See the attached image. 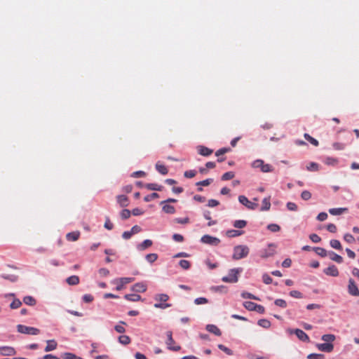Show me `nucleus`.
Masks as SVG:
<instances>
[{"mask_svg": "<svg viewBox=\"0 0 359 359\" xmlns=\"http://www.w3.org/2000/svg\"><path fill=\"white\" fill-rule=\"evenodd\" d=\"M330 245L332 248L336 250H341V245L339 241L336 239H332L330 241Z\"/></svg>", "mask_w": 359, "mask_h": 359, "instance_id": "nucleus-46", "label": "nucleus"}, {"mask_svg": "<svg viewBox=\"0 0 359 359\" xmlns=\"http://www.w3.org/2000/svg\"><path fill=\"white\" fill-rule=\"evenodd\" d=\"M208 303V299L205 297H198L194 299V304L196 305L205 304Z\"/></svg>", "mask_w": 359, "mask_h": 359, "instance_id": "nucleus-58", "label": "nucleus"}, {"mask_svg": "<svg viewBox=\"0 0 359 359\" xmlns=\"http://www.w3.org/2000/svg\"><path fill=\"white\" fill-rule=\"evenodd\" d=\"M79 236H80L79 231L69 232L66 235V238L69 241H76L79 239Z\"/></svg>", "mask_w": 359, "mask_h": 359, "instance_id": "nucleus-24", "label": "nucleus"}, {"mask_svg": "<svg viewBox=\"0 0 359 359\" xmlns=\"http://www.w3.org/2000/svg\"><path fill=\"white\" fill-rule=\"evenodd\" d=\"M118 341L120 344L126 346L130 343L131 339L130 337L127 335H121L118 337Z\"/></svg>", "mask_w": 359, "mask_h": 359, "instance_id": "nucleus-37", "label": "nucleus"}, {"mask_svg": "<svg viewBox=\"0 0 359 359\" xmlns=\"http://www.w3.org/2000/svg\"><path fill=\"white\" fill-rule=\"evenodd\" d=\"M262 280L266 285L271 284L273 282L272 278L267 273L263 274Z\"/></svg>", "mask_w": 359, "mask_h": 359, "instance_id": "nucleus-60", "label": "nucleus"}, {"mask_svg": "<svg viewBox=\"0 0 359 359\" xmlns=\"http://www.w3.org/2000/svg\"><path fill=\"white\" fill-rule=\"evenodd\" d=\"M158 259L156 253H150L145 256V259L150 264H153Z\"/></svg>", "mask_w": 359, "mask_h": 359, "instance_id": "nucleus-41", "label": "nucleus"}, {"mask_svg": "<svg viewBox=\"0 0 359 359\" xmlns=\"http://www.w3.org/2000/svg\"><path fill=\"white\" fill-rule=\"evenodd\" d=\"M242 271V269L236 268L231 269L229 271V274L226 276H224L222 278V280L225 283H234L238 282V274Z\"/></svg>", "mask_w": 359, "mask_h": 359, "instance_id": "nucleus-2", "label": "nucleus"}, {"mask_svg": "<svg viewBox=\"0 0 359 359\" xmlns=\"http://www.w3.org/2000/svg\"><path fill=\"white\" fill-rule=\"evenodd\" d=\"M154 299L158 303L166 302L169 299V296L166 294H157L154 296Z\"/></svg>", "mask_w": 359, "mask_h": 359, "instance_id": "nucleus-31", "label": "nucleus"}, {"mask_svg": "<svg viewBox=\"0 0 359 359\" xmlns=\"http://www.w3.org/2000/svg\"><path fill=\"white\" fill-rule=\"evenodd\" d=\"M250 252V249L247 245H238L233 248V254L232 258L234 260H238L246 257Z\"/></svg>", "mask_w": 359, "mask_h": 359, "instance_id": "nucleus-1", "label": "nucleus"}, {"mask_svg": "<svg viewBox=\"0 0 359 359\" xmlns=\"http://www.w3.org/2000/svg\"><path fill=\"white\" fill-rule=\"evenodd\" d=\"M144 187L148 190L162 191L163 187L156 183H147L144 184Z\"/></svg>", "mask_w": 359, "mask_h": 359, "instance_id": "nucleus-20", "label": "nucleus"}, {"mask_svg": "<svg viewBox=\"0 0 359 359\" xmlns=\"http://www.w3.org/2000/svg\"><path fill=\"white\" fill-rule=\"evenodd\" d=\"M131 290L135 292H144L147 290V285L144 283H137L133 285Z\"/></svg>", "mask_w": 359, "mask_h": 359, "instance_id": "nucleus-16", "label": "nucleus"}, {"mask_svg": "<svg viewBox=\"0 0 359 359\" xmlns=\"http://www.w3.org/2000/svg\"><path fill=\"white\" fill-rule=\"evenodd\" d=\"M23 302L27 304V305H29V306H34L36 304V299L32 297V296H25L24 298H23Z\"/></svg>", "mask_w": 359, "mask_h": 359, "instance_id": "nucleus-38", "label": "nucleus"}, {"mask_svg": "<svg viewBox=\"0 0 359 359\" xmlns=\"http://www.w3.org/2000/svg\"><path fill=\"white\" fill-rule=\"evenodd\" d=\"M69 285H76L79 283V278L77 276H71L66 279Z\"/></svg>", "mask_w": 359, "mask_h": 359, "instance_id": "nucleus-30", "label": "nucleus"}, {"mask_svg": "<svg viewBox=\"0 0 359 359\" xmlns=\"http://www.w3.org/2000/svg\"><path fill=\"white\" fill-rule=\"evenodd\" d=\"M198 153L203 156H208L212 153V150L204 146L198 147Z\"/></svg>", "mask_w": 359, "mask_h": 359, "instance_id": "nucleus-19", "label": "nucleus"}, {"mask_svg": "<svg viewBox=\"0 0 359 359\" xmlns=\"http://www.w3.org/2000/svg\"><path fill=\"white\" fill-rule=\"evenodd\" d=\"M290 295L294 298L301 299L303 297V294L297 290H292L290 292Z\"/></svg>", "mask_w": 359, "mask_h": 359, "instance_id": "nucleus-62", "label": "nucleus"}, {"mask_svg": "<svg viewBox=\"0 0 359 359\" xmlns=\"http://www.w3.org/2000/svg\"><path fill=\"white\" fill-rule=\"evenodd\" d=\"M205 329L207 331L213 333L216 336H220L222 334L220 330L215 325L208 324L206 325Z\"/></svg>", "mask_w": 359, "mask_h": 359, "instance_id": "nucleus-17", "label": "nucleus"}, {"mask_svg": "<svg viewBox=\"0 0 359 359\" xmlns=\"http://www.w3.org/2000/svg\"><path fill=\"white\" fill-rule=\"evenodd\" d=\"M126 325V322L121 320V321H119L118 325H116L114 326V330L118 333L123 334V333L126 332V329L123 327V325Z\"/></svg>", "mask_w": 359, "mask_h": 359, "instance_id": "nucleus-33", "label": "nucleus"}, {"mask_svg": "<svg viewBox=\"0 0 359 359\" xmlns=\"http://www.w3.org/2000/svg\"><path fill=\"white\" fill-rule=\"evenodd\" d=\"M335 336L332 334H323L321 337L322 340L327 343H331L335 340Z\"/></svg>", "mask_w": 359, "mask_h": 359, "instance_id": "nucleus-43", "label": "nucleus"}, {"mask_svg": "<svg viewBox=\"0 0 359 359\" xmlns=\"http://www.w3.org/2000/svg\"><path fill=\"white\" fill-rule=\"evenodd\" d=\"M46 343H47V346L45 347V349H44V351L46 352H49V351L56 349L57 343L55 339L48 340L46 341Z\"/></svg>", "mask_w": 359, "mask_h": 359, "instance_id": "nucleus-18", "label": "nucleus"}, {"mask_svg": "<svg viewBox=\"0 0 359 359\" xmlns=\"http://www.w3.org/2000/svg\"><path fill=\"white\" fill-rule=\"evenodd\" d=\"M252 167L259 168L263 172H269L273 171V167L270 164H265L262 159H257L252 163Z\"/></svg>", "mask_w": 359, "mask_h": 359, "instance_id": "nucleus-4", "label": "nucleus"}, {"mask_svg": "<svg viewBox=\"0 0 359 359\" xmlns=\"http://www.w3.org/2000/svg\"><path fill=\"white\" fill-rule=\"evenodd\" d=\"M241 297L243 299H255V300H259V299L257 297H255L254 294L248 292H243L241 293Z\"/></svg>", "mask_w": 359, "mask_h": 359, "instance_id": "nucleus-49", "label": "nucleus"}, {"mask_svg": "<svg viewBox=\"0 0 359 359\" xmlns=\"http://www.w3.org/2000/svg\"><path fill=\"white\" fill-rule=\"evenodd\" d=\"M22 305V302L18 299H15L10 304V307L12 309H18Z\"/></svg>", "mask_w": 359, "mask_h": 359, "instance_id": "nucleus-52", "label": "nucleus"}, {"mask_svg": "<svg viewBox=\"0 0 359 359\" xmlns=\"http://www.w3.org/2000/svg\"><path fill=\"white\" fill-rule=\"evenodd\" d=\"M155 167L156 170L161 175H167L168 172V168L164 165L160 163L159 161L156 163Z\"/></svg>", "mask_w": 359, "mask_h": 359, "instance_id": "nucleus-25", "label": "nucleus"}, {"mask_svg": "<svg viewBox=\"0 0 359 359\" xmlns=\"http://www.w3.org/2000/svg\"><path fill=\"white\" fill-rule=\"evenodd\" d=\"M131 215V211H130L128 209H123L120 212V216L122 219H128Z\"/></svg>", "mask_w": 359, "mask_h": 359, "instance_id": "nucleus-48", "label": "nucleus"}, {"mask_svg": "<svg viewBox=\"0 0 359 359\" xmlns=\"http://www.w3.org/2000/svg\"><path fill=\"white\" fill-rule=\"evenodd\" d=\"M274 253V250L264 249L260 251V257L262 258H268L273 256Z\"/></svg>", "mask_w": 359, "mask_h": 359, "instance_id": "nucleus-29", "label": "nucleus"}, {"mask_svg": "<svg viewBox=\"0 0 359 359\" xmlns=\"http://www.w3.org/2000/svg\"><path fill=\"white\" fill-rule=\"evenodd\" d=\"M275 305L277 306L281 307V308H286L287 307V302L282 299H277L274 302Z\"/></svg>", "mask_w": 359, "mask_h": 359, "instance_id": "nucleus-56", "label": "nucleus"}, {"mask_svg": "<svg viewBox=\"0 0 359 359\" xmlns=\"http://www.w3.org/2000/svg\"><path fill=\"white\" fill-rule=\"evenodd\" d=\"M16 354L15 348L9 346H0V355L3 356H12Z\"/></svg>", "mask_w": 359, "mask_h": 359, "instance_id": "nucleus-11", "label": "nucleus"}, {"mask_svg": "<svg viewBox=\"0 0 359 359\" xmlns=\"http://www.w3.org/2000/svg\"><path fill=\"white\" fill-rule=\"evenodd\" d=\"M238 201L250 210H255L258 206L257 203L250 201L248 198L243 195L238 196Z\"/></svg>", "mask_w": 359, "mask_h": 359, "instance_id": "nucleus-8", "label": "nucleus"}, {"mask_svg": "<svg viewBox=\"0 0 359 359\" xmlns=\"http://www.w3.org/2000/svg\"><path fill=\"white\" fill-rule=\"evenodd\" d=\"M323 162L327 165L337 166L339 163V159L334 157H325Z\"/></svg>", "mask_w": 359, "mask_h": 359, "instance_id": "nucleus-21", "label": "nucleus"}, {"mask_svg": "<svg viewBox=\"0 0 359 359\" xmlns=\"http://www.w3.org/2000/svg\"><path fill=\"white\" fill-rule=\"evenodd\" d=\"M201 242L212 246H217L220 243V240L216 237L206 234L201 237Z\"/></svg>", "mask_w": 359, "mask_h": 359, "instance_id": "nucleus-6", "label": "nucleus"}, {"mask_svg": "<svg viewBox=\"0 0 359 359\" xmlns=\"http://www.w3.org/2000/svg\"><path fill=\"white\" fill-rule=\"evenodd\" d=\"M212 182H213V179L208 178V179L204 180L203 181H200V182H196V186H208Z\"/></svg>", "mask_w": 359, "mask_h": 359, "instance_id": "nucleus-54", "label": "nucleus"}, {"mask_svg": "<svg viewBox=\"0 0 359 359\" xmlns=\"http://www.w3.org/2000/svg\"><path fill=\"white\" fill-rule=\"evenodd\" d=\"M255 306L256 304L252 302H245L243 303V306L248 311H254V309H255Z\"/></svg>", "mask_w": 359, "mask_h": 359, "instance_id": "nucleus-50", "label": "nucleus"}, {"mask_svg": "<svg viewBox=\"0 0 359 359\" xmlns=\"http://www.w3.org/2000/svg\"><path fill=\"white\" fill-rule=\"evenodd\" d=\"M313 250H314L317 255L322 257H325L328 255V252L325 249L320 247H313Z\"/></svg>", "mask_w": 359, "mask_h": 359, "instance_id": "nucleus-32", "label": "nucleus"}, {"mask_svg": "<svg viewBox=\"0 0 359 359\" xmlns=\"http://www.w3.org/2000/svg\"><path fill=\"white\" fill-rule=\"evenodd\" d=\"M63 359H83L81 357L77 356L74 353L66 352L62 355Z\"/></svg>", "mask_w": 359, "mask_h": 359, "instance_id": "nucleus-40", "label": "nucleus"}, {"mask_svg": "<svg viewBox=\"0 0 359 359\" xmlns=\"http://www.w3.org/2000/svg\"><path fill=\"white\" fill-rule=\"evenodd\" d=\"M323 273L325 274H326L327 276H332V277H337L339 276L338 269L334 264H331L327 268L323 270Z\"/></svg>", "mask_w": 359, "mask_h": 359, "instance_id": "nucleus-12", "label": "nucleus"}, {"mask_svg": "<svg viewBox=\"0 0 359 359\" xmlns=\"http://www.w3.org/2000/svg\"><path fill=\"white\" fill-rule=\"evenodd\" d=\"M170 306H171L170 304H168V303H165V302L154 304V307L156 308V309H165L169 308Z\"/></svg>", "mask_w": 359, "mask_h": 359, "instance_id": "nucleus-59", "label": "nucleus"}, {"mask_svg": "<svg viewBox=\"0 0 359 359\" xmlns=\"http://www.w3.org/2000/svg\"><path fill=\"white\" fill-rule=\"evenodd\" d=\"M234 176H235V174L233 172H232V171L226 172L222 175V180L227 181V180H231L232 178H233Z\"/></svg>", "mask_w": 359, "mask_h": 359, "instance_id": "nucleus-47", "label": "nucleus"}, {"mask_svg": "<svg viewBox=\"0 0 359 359\" xmlns=\"http://www.w3.org/2000/svg\"><path fill=\"white\" fill-rule=\"evenodd\" d=\"M166 336H167V340L165 341V344L167 345V348L173 351H178L181 349V347L180 346H172V344H175V340L172 338V331H167L166 332Z\"/></svg>", "mask_w": 359, "mask_h": 359, "instance_id": "nucleus-5", "label": "nucleus"}, {"mask_svg": "<svg viewBox=\"0 0 359 359\" xmlns=\"http://www.w3.org/2000/svg\"><path fill=\"white\" fill-rule=\"evenodd\" d=\"M158 197H159V194L156 193V192H154V193H152V194H151L149 195L146 196L144 198V201L145 202H149V201L154 200V198H157Z\"/></svg>", "mask_w": 359, "mask_h": 359, "instance_id": "nucleus-53", "label": "nucleus"}, {"mask_svg": "<svg viewBox=\"0 0 359 359\" xmlns=\"http://www.w3.org/2000/svg\"><path fill=\"white\" fill-rule=\"evenodd\" d=\"M117 203L122 208L127 207L129 204L128 198L126 195H118L116 197Z\"/></svg>", "mask_w": 359, "mask_h": 359, "instance_id": "nucleus-15", "label": "nucleus"}, {"mask_svg": "<svg viewBox=\"0 0 359 359\" xmlns=\"http://www.w3.org/2000/svg\"><path fill=\"white\" fill-rule=\"evenodd\" d=\"M257 324L264 327V328H269L271 326V322L266 319H260L258 320Z\"/></svg>", "mask_w": 359, "mask_h": 359, "instance_id": "nucleus-45", "label": "nucleus"}, {"mask_svg": "<svg viewBox=\"0 0 359 359\" xmlns=\"http://www.w3.org/2000/svg\"><path fill=\"white\" fill-rule=\"evenodd\" d=\"M124 298L130 302H138L142 299L140 295L137 294H127L124 296Z\"/></svg>", "mask_w": 359, "mask_h": 359, "instance_id": "nucleus-26", "label": "nucleus"}, {"mask_svg": "<svg viewBox=\"0 0 359 359\" xmlns=\"http://www.w3.org/2000/svg\"><path fill=\"white\" fill-rule=\"evenodd\" d=\"M348 292L349 293V294L354 296V297L359 296L358 287L355 282L354 281V280L352 278H350L348 280Z\"/></svg>", "mask_w": 359, "mask_h": 359, "instance_id": "nucleus-9", "label": "nucleus"}, {"mask_svg": "<svg viewBox=\"0 0 359 359\" xmlns=\"http://www.w3.org/2000/svg\"><path fill=\"white\" fill-rule=\"evenodd\" d=\"M287 332L290 334H295L297 338L304 342L309 341V337L307 334L300 329H288Z\"/></svg>", "mask_w": 359, "mask_h": 359, "instance_id": "nucleus-7", "label": "nucleus"}, {"mask_svg": "<svg viewBox=\"0 0 359 359\" xmlns=\"http://www.w3.org/2000/svg\"><path fill=\"white\" fill-rule=\"evenodd\" d=\"M196 174V170H187L184 172V176L187 178H192V177H195Z\"/></svg>", "mask_w": 359, "mask_h": 359, "instance_id": "nucleus-63", "label": "nucleus"}, {"mask_svg": "<svg viewBox=\"0 0 359 359\" xmlns=\"http://www.w3.org/2000/svg\"><path fill=\"white\" fill-rule=\"evenodd\" d=\"M271 208V203L269 198H264L262 200V206L261 208V211H266L269 210Z\"/></svg>", "mask_w": 359, "mask_h": 359, "instance_id": "nucleus-39", "label": "nucleus"}, {"mask_svg": "<svg viewBox=\"0 0 359 359\" xmlns=\"http://www.w3.org/2000/svg\"><path fill=\"white\" fill-rule=\"evenodd\" d=\"M179 265L181 268H182L184 270H188L191 267V264L189 261L186 259H181L179 262Z\"/></svg>", "mask_w": 359, "mask_h": 359, "instance_id": "nucleus-44", "label": "nucleus"}, {"mask_svg": "<svg viewBox=\"0 0 359 359\" xmlns=\"http://www.w3.org/2000/svg\"><path fill=\"white\" fill-rule=\"evenodd\" d=\"M153 244V242L151 240L146 239L141 243H139L137 245V250L139 251H144L148 248L151 247Z\"/></svg>", "mask_w": 359, "mask_h": 359, "instance_id": "nucleus-14", "label": "nucleus"}, {"mask_svg": "<svg viewBox=\"0 0 359 359\" xmlns=\"http://www.w3.org/2000/svg\"><path fill=\"white\" fill-rule=\"evenodd\" d=\"M218 348L221 351H224L225 353H226L229 355H233V351L229 348L228 347L225 346L223 344H218L217 346Z\"/></svg>", "mask_w": 359, "mask_h": 359, "instance_id": "nucleus-51", "label": "nucleus"}, {"mask_svg": "<svg viewBox=\"0 0 359 359\" xmlns=\"http://www.w3.org/2000/svg\"><path fill=\"white\" fill-rule=\"evenodd\" d=\"M267 229L272 232H278L280 231V227L276 224H270L267 226Z\"/></svg>", "mask_w": 359, "mask_h": 359, "instance_id": "nucleus-57", "label": "nucleus"}, {"mask_svg": "<svg viewBox=\"0 0 359 359\" xmlns=\"http://www.w3.org/2000/svg\"><path fill=\"white\" fill-rule=\"evenodd\" d=\"M134 280V278L124 277L120 278L114 280V282H117L118 284L116 287V290L118 291L121 290L124 285L133 282Z\"/></svg>", "mask_w": 359, "mask_h": 359, "instance_id": "nucleus-10", "label": "nucleus"}, {"mask_svg": "<svg viewBox=\"0 0 359 359\" xmlns=\"http://www.w3.org/2000/svg\"><path fill=\"white\" fill-rule=\"evenodd\" d=\"M17 330L20 333L30 335H37L40 333V330L38 328L20 324L17 325Z\"/></svg>", "mask_w": 359, "mask_h": 359, "instance_id": "nucleus-3", "label": "nucleus"}, {"mask_svg": "<svg viewBox=\"0 0 359 359\" xmlns=\"http://www.w3.org/2000/svg\"><path fill=\"white\" fill-rule=\"evenodd\" d=\"M301 198L304 201H308L311 198V194L307 190H304L301 194Z\"/></svg>", "mask_w": 359, "mask_h": 359, "instance_id": "nucleus-61", "label": "nucleus"}, {"mask_svg": "<svg viewBox=\"0 0 359 359\" xmlns=\"http://www.w3.org/2000/svg\"><path fill=\"white\" fill-rule=\"evenodd\" d=\"M308 359H325V355L320 353H310L307 356Z\"/></svg>", "mask_w": 359, "mask_h": 359, "instance_id": "nucleus-55", "label": "nucleus"}, {"mask_svg": "<svg viewBox=\"0 0 359 359\" xmlns=\"http://www.w3.org/2000/svg\"><path fill=\"white\" fill-rule=\"evenodd\" d=\"M247 225V221L243 219L235 220L233 223V226L236 229H243Z\"/></svg>", "mask_w": 359, "mask_h": 359, "instance_id": "nucleus-36", "label": "nucleus"}, {"mask_svg": "<svg viewBox=\"0 0 359 359\" xmlns=\"http://www.w3.org/2000/svg\"><path fill=\"white\" fill-rule=\"evenodd\" d=\"M162 210L167 214H174L175 212V207L169 204H165L162 207Z\"/></svg>", "mask_w": 359, "mask_h": 359, "instance_id": "nucleus-35", "label": "nucleus"}, {"mask_svg": "<svg viewBox=\"0 0 359 359\" xmlns=\"http://www.w3.org/2000/svg\"><path fill=\"white\" fill-rule=\"evenodd\" d=\"M320 168V165L318 163L315 162H310L306 165V170L310 172H316L318 171Z\"/></svg>", "mask_w": 359, "mask_h": 359, "instance_id": "nucleus-34", "label": "nucleus"}, {"mask_svg": "<svg viewBox=\"0 0 359 359\" xmlns=\"http://www.w3.org/2000/svg\"><path fill=\"white\" fill-rule=\"evenodd\" d=\"M0 278L9 280L11 283H15L18 280V276L13 274H1Z\"/></svg>", "mask_w": 359, "mask_h": 359, "instance_id": "nucleus-28", "label": "nucleus"}, {"mask_svg": "<svg viewBox=\"0 0 359 359\" xmlns=\"http://www.w3.org/2000/svg\"><path fill=\"white\" fill-rule=\"evenodd\" d=\"M346 211H347V208H330L329 210V212L332 215H340Z\"/></svg>", "mask_w": 359, "mask_h": 359, "instance_id": "nucleus-27", "label": "nucleus"}, {"mask_svg": "<svg viewBox=\"0 0 359 359\" xmlns=\"http://www.w3.org/2000/svg\"><path fill=\"white\" fill-rule=\"evenodd\" d=\"M328 255L330 256V259H332L334 262H336L338 264H341L343 262L342 257L336 254L333 251L328 252Z\"/></svg>", "mask_w": 359, "mask_h": 359, "instance_id": "nucleus-22", "label": "nucleus"}, {"mask_svg": "<svg viewBox=\"0 0 359 359\" xmlns=\"http://www.w3.org/2000/svg\"><path fill=\"white\" fill-rule=\"evenodd\" d=\"M316 346L320 351L326 353H330L334 349V345L332 343L318 344Z\"/></svg>", "mask_w": 359, "mask_h": 359, "instance_id": "nucleus-13", "label": "nucleus"}, {"mask_svg": "<svg viewBox=\"0 0 359 359\" xmlns=\"http://www.w3.org/2000/svg\"><path fill=\"white\" fill-rule=\"evenodd\" d=\"M286 207L290 211H297L298 209L297 205L293 202H287Z\"/></svg>", "mask_w": 359, "mask_h": 359, "instance_id": "nucleus-64", "label": "nucleus"}, {"mask_svg": "<svg viewBox=\"0 0 359 359\" xmlns=\"http://www.w3.org/2000/svg\"><path fill=\"white\" fill-rule=\"evenodd\" d=\"M304 138H305L308 142H310L311 144H313V146H315V147L318 146V144H319L318 141L316 139H315V138L312 137H311V135H309L308 133H305V134L304 135Z\"/></svg>", "mask_w": 359, "mask_h": 359, "instance_id": "nucleus-42", "label": "nucleus"}, {"mask_svg": "<svg viewBox=\"0 0 359 359\" xmlns=\"http://www.w3.org/2000/svg\"><path fill=\"white\" fill-rule=\"evenodd\" d=\"M244 233V231L242 230H234V229H230L226 231V236L229 238H234L239 236H241Z\"/></svg>", "mask_w": 359, "mask_h": 359, "instance_id": "nucleus-23", "label": "nucleus"}]
</instances>
